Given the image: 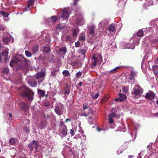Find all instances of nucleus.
I'll return each mask as SVG.
<instances>
[{
    "instance_id": "obj_1",
    "label": "nucleus",
    "mask_w": 158,
    "mask_h": 158,
    "mask_svg": "<svg viewBox=\"0 0 158 158\" xmlns=\"http://www.w3.org/2000/svg\"><path fill=\"white\" fill-rule=\"evenodd\" d=\"M140 30L138 32L135 34L133 36L130 40L129 43L127 44L125 48L131 49H133L135 48V46L138 44L139 39L137 38V37H140L143 35V31H145L147 30L146 28Z\"/></svg>"
},
{
    "instance_id": "obj_2",
    "label": "nucleus",
    "mask_w": 158,
    "mask_h": 158,
    "mask_svg": "<svg viewBox=\"0 0 158 158\" xmlns=\"http://www.w3.org/2000/svg\"><path fill=\"white\" fill-rule=\"evenodd\" d=\"M27 63L26 59L23 56L19 55L16 56L10 62V65L11 66H19L23 68L24 66H26Z\"/></svg>"
},
{
    "instance_id": "obj_3",
    "label": "nucleus",
    "mask_w": 158,
    "mask_h": 158,
    "mask_svg": "<svg viewBox=\"0 0 158 158\" xmlns=\"http://www.w3.org/2000/svg\"><path fill=\"white\" fill-rule=\"evenodd\" d=\"M102 61V57L99 54H94L92 58V64L91 67L92 68H95L96 65L98 64H101Z\"/></svg>"
},
{
    "instance_id": "obj_4",
    "label": "nucleus",
    "mask_w": 158,
    "mask_h": 158,
    "mask_svg": "<svg viewBox=\"0 0 158 158\" xmlns=\"http://www.w3.org/2000/svg\"><path fill=\"white\" fill-rule=\"evenodd\" d=\"M20 95L23 97L27 98L30 101H32L33 99L34 92L31 90L26 88L25 90L22 91Z\"/></svg>"
},
{
    "instance_id": "obj_5",
    "label": "nucleus",
    "mask_w": 158,
    "mask_h": 158,
    "mask_svg": "<svg viewBox=\"0 0 158 158\" xmlns=\"http://www.w3.org/2000/svg\"><path fill=\"white\" fill-rule=\"evenodd\" d=\"M133 89L134 90L132 94L137 98L140 97L143 92L142 89L139 85H135Z\"/></svg>"
},
{
    "instance_id": "obj_6",
    "label": "nucleus",
    "mask_w": 158,
    "mask_h": 158,
    "mask_svg": "<svg viewBox=\"0 0 158 158\" xmlns=\"http://www.w3.org/2000/svg\"><path fill=\"white\" fill-rule=\"evenodd\" d=\"M63 105L61 103H59L56 105L55 109V111L58 115H60L63 113Z\"/></svg>"
},
{
    "instance_id": "obj_7",
    "label": "nucleus",
    "mask_w": 158,
    "mask_h": 158,
    "mask_svg": "<svg viewBox=\"0 0 158 158\" xmlns=\"http://www.w3.org/2000/svg\"><path fill=\"white\" fill-rule=\"evenodd\" d=\"M76 19V24L77 25L79 26L81 25L84 24L85 22L84 19L83 18L82 15L80 14L77 15L75 16Z\"/></svg>"
},
{
    "instance_id": "obj_8",
    "label": "nucleus",
    "mask_w": 158,
    "mask_h": 158,
    "mask_svg": "<svg viewBox=\"0 0 158 158\" xmlns=\"http://www.w3.org/2000/svg\"><path fill=\"white\" fill-rule=\"evenodd\" d=\"M67 50V48L65 47L60 48L59 51L57 53V56L59 57L64 58Z\"/></svg>"
},
{
    "instance_id": "obj_9",
    "label": "nucleus",
    "mask_w": 158,
    "mask_h": 158,
    "mask_svg": "<svg viewBox=\"0 0 158 158\" xmlns=\"http://www.w3.org/2000/svg\"><path fill=\"white\" fill-rule=\"evenodd\" d=\"M8 54V52L7 50L4 51L0 53V63L1 62L2 59L4 60L5 62H7L9 59L7 56Z\"/></svg>"
},
{
    "instance_id": "obj_10",
    "label": "nucleus",
    "mask_w": 158,
    "mask_h": 158,
    "mask_svg": "<svg viewBox=\"0 0 158 158\" xmlns=\"http://www.w3.org/2000/svg\"><path fill=\"white\" fill-rule=\"evenodd\" d=\"M45 74V73L43 72H40L37 73L35 76L36 79L37 80L39 83L43 82L44 80L43 77Z\"/></svg>"
},
{
    "instance_id": "obj_11",
    "label": "nucleus",
    "mask_w": 158,
    "mask_h": 158,
    "mask_svg": "<svg viewBox=\"0 0 158 158\" xmlns=\"http://www.w3.org/2000/svg\"><path fill=\"white\" fill-rule=\"evenodd\" d=\"M38 143L37 141L34 140L31 143H30L28 145V147L30 150L32 151L35 148L36 150L37 149Z\"/></svg>"
},
{
    "instance_id": "obj_12",
    "label": "nucleus",
    "mask_w": 158,
    "mask_h": 158,
    "mask_svg": "<svg viewBox=\"0 0 158 158\" xmlns=\"http://www.w3.org/2000/svg\"><path fill=\"white\" fill-rule=\"evenodd\" d=\"M57 17L55 16H52L50 18L46 19L45 23L47 24L51 25L55 22L57 20Z\"/></svg>"
},
{
    "instance_id": "obj_13",
    "label": "nucleus",
    "mask_w": 158,
    "mask_h": 158,
    "mask_svg": "<svg viewBox=\"0 0 158 158\" xmlns=\"http://www.w3.org/2000/svg\"><path fill=\"white\" fill-rule=\"evenodd\" d=\"M69 11L70 10L69 9L66 8L64 9L63 11L61 17L64 19H68L69 14H70Z\"/></svg>"
},
{
    "instance_id": "obj_14",
    "label": "nucleus",
    "mask_w": 158,
    "mask_h": 158,
    "mask_svg": "<svg viewBox=\"0 0 158 158\" xmlns=\"http://www.w3.org/2000/svg\"><path fill=\"white\" fill-rule=\"evenodd\" d=\"M150 40L153 43H156L158 41V34H153L149 36Z\"/></svg>"
},
{
    "instance_id": "obj_15",
    "label": "nucleus",
    "mask_w": 158,
    "mask_h": 158,
    "mask_svg": "<svg viewBox=\"0 0 158 158\" xmlns=\"http://www.w3.org/2000/svg\"><path fill=\"white\" fill-rule=\"evenodd\" d=\"M28 83L31 87H35L37 85L36 79L34 77H31L28 81Z\"/></svg>"
},
{
    "instance_id": "obj_16",
    "label": "nucleus",
    "mask_w": 158,
    "mask_h": 158,
    "mask_svg": "<svg viewBox=\"0 0 158 158\" xmlns=\"http://www.w3.org/2000/svg\"><path fill=\"white\" fill-rule=\"evenodd\" d=\"M155 96V95L153 92L152 91H151L146 94L145 97L147 99L152 100L154 98Z\"/></svg>"
},
{
    "instance_id": "obj_17",
    "label": "nucleus",
    "mask_w": 158,
    "mask_h": 158,
    "mask_svg": "<svg viewBox=\"0 0 158 158\" xmlns=\"http://www.w3.org/2000/svg\"><path fill=\"white\" fill-rule=\"evenodd\" d=\"M67 129L65 125H63L62 127L61 132L60 134L61 136L64 137L67 134Z\"/></svg>"
},
{
    "instance_id": "obj_18",
    "label": "nucleus",
    "mask_w": 158,
    "mask_h": 158,
    "mask_svg": "<svg viewBox=\"0 0 158 158\" xmlns=\"http://www.w3.org/2000/svg\"><path fill=\"white\" fill-rule=\"evenodd\" d=\"M34 3V0H29L28 2V3L27 5V7H26L23 10V12L27 11L29 9H30L31 7L33 5Z\"/></svg>"
},
{
    "instance_id": "obj_19",
    "label": "nucleus",
    "mask_w": 158,
    "mask_h": 158,
    "mask_svg": "<svg viewBox=\"0 0 158 158\" xmlns=\"http://www.w3.org/2000/svg\"><path fill=\"white\" fill-rule=\"evenodd\" d=\"M12 37H5L2 39L3 41L5 44H8L9 43H12L13 41L12 40Z\"/></svg>"
},
{
    "instance_id": "obj_20",
    "label": "nucleus",
    "mask_w": 158,
    "mask_h": 158,
    "mask_svg": "<svg viewBox=\"0 0 158 158\" xmlns=\"http://www.w3.org/2000/svg\"><path fill=\"white\" fill-rule=\"evenodd\" d=\"M116 114L114 113H112L109 115V123L110 124H111L113 123V118L114 117H116Z\"/></svg>"
},
{
    "instance_id": "obj_21",
    "label": "nucleus",
    "mask_w": 158,
    "mask_h": 158,
    "mask_svg": "<svg viewBox=\"0 0 158 158\" xmlns=\"http://www.w3.org/2000/svg\"><path fill=\"white\" fill-rule=\"evenodd\" d=\"M43 41L44 42H42V43L44 42L46 44H48L50 42V39L49 35L48 34L46 35L45 38L44 39Z\"/></svg>"
},
{
    "instance_id": "obj_22",
    "label": "nucleus",
    "mask_w": 158,
    "mask_h": 158,
    "mask_svg": "<svg viewBox=\"0 0 158 158\" xmlns=\"http://www.w3.org/2000/svg\"><path fill=\"white\" fill-rule=\"evenodd\" d=\"M153 72L154 74L157 76L158 78V66L154 65L153 67Z\"/></svg>"
},
{
    "instance_id": "obj_23",
    "label": "nucleus",
    "mask_w": 158,
    "mask_h": 158,
    "mask_svg": "<svg viewBox=\"0 0 158 158\" xmlns=\"http://www.w3.org/2000/svg\"><path fill=\"white\" fill-rule=\"evenodd\" d=\"M17 141V140L16 139L14 138H12L9 140V143L10 145H14L15 144Z\"/></svg>"
},
{
    "instance_id": "obj_24",
    "label": "nucleus",
    "mask_w": 158,
    "mask_h": 158,
    "mask_svg": "<svg viewBox=\"0 0 158 158\" xmlns=\"http://www.w3.org/2000/svg\"><path fill=\"white\" fill-rule=\"evenodd\" d=\"M152 56V53L150 51H148L146 53L145 56L143 58V60L147 59L149 57H151Z\"/></svg>"
},
{
    "instance_id": "obj_25",
    "label": "nucleus",
    "mask_w": 158,
    "mask_h": 158,
    "mask_svg": "<svg viewBox=\"0 0 158 158\" xmlns=\"http://www.w3.org/2000/svg\"><path fill=\"white\" fill-rule=\"evenodd\" d=\"M38 93L40 97H43L45 94V92L40 89H38Z\"/></svg>"
},
{
    "instance_id": "obj_26",
    "label": "nucleus",
    "mask_w": 158,
    "mask_h": 158,
    "mask_svg": "<svg viewBox=\"0 0 158 158\" xmlns=\"http://www.w3.org/2000/svg\"><path fill=\"white\" fill-rule=\"evenodd\" d=\"M78 51L80 53L84 56L87 52V50L83 49H79Z\"/></svg>"
},
{
    "instance_id": "obj_27",
    "label": "nucleus",
    "mask_w": 158,
    "mask_h": 158,
    "mask_svg": "<svg viewBox=\"0 0 158 158\" xmlns=\"http://www.w3.org/2000/svg\"><path fill=\"white\" fill-rule=\"evenodd\" d=\"M108 29L110 31L112 32H114L115 30V27L113 24L110 25Z\"/></svg>"
},
{
    "instance_id": "obj_28",
    "label": "nucleus",
    "mask_w": 158,
    "mask_h": 158,
    "mask_svg": "<svg viewBox=\"0 0 158 158\" xmlns=\"http://www.w3.org/2000/svg\"><path fill=\"white\" fill-rule=\"evenodd\" d=\"M99 27L101 28V29H102L103 27L106 26V21H103L101 22L99 24Z\"/></svg>"
},
{
    "instance_id": "obj_29",
    "label": "nucleus",
    "mask_w": 158,
    "mask_h": 158,
    "mask_svg": "<svg viewBox=\"0 0 158 158\" xmlns=\"http://www.w3.org/2000/svg\"><path fill=\"white\" fill-rule=\"evenodd\" d=\"M136 72L133 71H131V75H130V79L131 80L134 81V77L136 76Z\"/></svg>"
},
{
    "instance_id": "obj_30",
    "label": "nucleus",
    "mask_w": 158,
    "mask_h": 158,
    "mask_svg": "<svg viewBox=\"0 0 158 158\" xmlns=\"http://www.w3.org/2000/svg\"><path fill=\"white\" fill-rule=\"evenodd\" d=\"M38 45H35L32 48V51L35 53H36L38 50Z\"/></svg>"
},
{
    "instance_id": "obj_31",
    "label": "nucleus",
    "mask_w": 158,
    "mask_h": 158,
    "mask_svg": "<svg viewBox=\"0 0 158 158\" xmlns=\"http://www.w3.org/2000/svg\"><path fill=\"white\" fill-rule=\"evenodd\" d=\"M79 40L80 41H84L85 40V37L84 34H81L79 37Z\"/></svg>"
},
{
    "instance_id": "obj_32",
    "label": "nucleus",
    "mask_w": 158,
    "mask_h": 158,
    "mask_svg": "<svg viewBox=\"0 0 158 158\" xmlns=\"http://www.w3.org/2000/svg\"><path fill=\"white\" fill-rule=\"evenodd\" d=\"M62 74L65 77H67L69 74V72L68 70H64L62 72Z\"/></svg>"
},
{
    "instance_id": "obj_33",
    "label": "nucleus",
    "mask_w": 158,
    "mask_h": 158,
    "mask_svg": "<svg viewBox=\"0 0 158 158\" xmlns=\"http://www.w3.org/2000/svg\"><path fill=\"white\" fill-rule=\"evenodd\" d=\"M119 97L122 98V99H123V101H124L125 99L127 98V96L125 94L119 93Z\"/></svg>"
},
{
    "instance_id": "obj_34",
    "label": "nucleus",
    "mask_w": 158,
    "mask_h": 158,
    "mask_svg": "<svg viewBox=\"0 0 158 158\" xmlns=\"http://www.w3.org/2000/svg\"><path fill=\"white\" fill-rule=\"evenodd\" d=\"M50 51V48L49 47H44V52L45 53H48Z\"/></svg>"
},
{
    "instance_id": "obj_35",
    "label": "nucleus",
    "mask_w": 158,
    "mask_h": 158,
    "mask_svg": "<svg viewBox=\"0 0 158 158\" xmlns=\"http://www.w3.org/2000/svg\"><path fill=\"white\" fill-rule=\"evenodd\" d=\"M20 106V107L23 109H25L27 106L26 104L23 102L21 103Z\"/></svg>"
},
{
    "instance_id": "obj_36",
    "label": "nucleus",
    "mask_w": 158,
    "mask_h": 158,
    "mask_svg": "<svg viewBox=\"0 0 158 158\" xmlns=\"http://www.w3.org/2000/svg\"><path fill=\"white\" fill-rule=\"evenodd\" d=\"M9 72V69L7 68H5L2 71V73L4 74H6Z\"/></svg>"
},
{
    "instance_id": "obj_37",
    "label": "nucleus",
    "mask_w": 158,
    "mask_h": 158,
    "mask_svg": "<svg viewBox=\"0 0 158 158\" xmlns=\"http://www.w3.org/2000/svg\"><path fill=\"white\" fill-rule=\"evenodd\" d=\"M82 74V73L81 72L79 71L76 73L75 75L76 77L77 78H78L81 77Z\"/></svg>"
},
{
    "instance_id": "obj_38",
    "label": "nucleus",
    "mask_w": 158,
    "mask_h": 158,
    "mask_svg": "<svg viewBox=\"0 0 158 158\" xmlns=\"http://www.w3.org/2000/svg\"><path fill=\"white\" fill-rule=\"evenodd\" d=\"M79 29H74L73 30V36H76L77 35V33H78V32H79Z\"/></svg>"
},
{
    "instance_id": "obj_39",
    "label": "nucleus",
    "mask_w": 158,
    "mask_h": 158,
    "mask_svg": "<svg viewBox=\"0 0 158 158\" xmlns=\"http://www.w3.org/2000/svg\"><path fill=\"white\" fill-rule=\"evenodd\" d=\"M25 54L28 57H31V53L28 51L26 50L25 52Z\"/></svg>"
},
{
    "instance_id": "obj_40",
    "label": "nucleus",
    "mask_w": 158,
    "mask_h": 158,
    "mask_svg": "<svg viewBox=\"0 0 158 158\" xmlns=\"http://www.w3.org/2000/svg\"><path fill=\"white\" fill-rule=\"evenodd\" d=\"M122 128H121L120 127H119V129L118 130V131H125L126 130H125L126 127L122 124Z\"/></svg>"
},
{
    "instance_id": "obj_41",
    "label": "nucleus",
    "mask_w": 158,
    "mask_h": 158,
    "mask_svg": "<svg viewBox=\"0 0 158 158\" xmlns=\"http://www.w3.org/2000/svg\"><path fill=\"white\" fill-rule=\"evenodd\" d=\"M120 67H121V66H118V67H116L114 69L110 70V72H112V73H114L118 69H119Z\"/></svg>"
},
{
    "instance_id": "obj_42",
    "label": "nucleus",
    "mask_w": 158,
    "mask_h": 158,
    "mask_svg": "<svg viewBox=\"0 0 158 158\" xmlns=\"http://www.w3.org/2000/svg\"><path fill=\"white\" fill-rule=\"evenodd\" d=\"M1 13L2 14V16L5 17H7L9 15V14L7 13L4 11L1 12Z\"/></svg>"
},
{
    "instance_id": "obj_43",
    "label": "nucleus",
    "mask_w": 158,
    "mask_h": 158,
    "mask_svg": "<svg viewBox=\"0 0 158 158\" xmlns=\"http://www.w3.org/2000/svg\"><path fill=\"white\" fill-rule=\"evenodd\" d=\"M128 91V88L125 87H124L123 88V91L125 93H127Z\"/></svg>"
},
{
    "instance_id": "obj_44",
    "label": "nucleus",
    "mask_w": 158,
    "mask_h": 158,
    "mask_svg": "<svg viewBox=\"0 0 158 158\" xmlns=\"http://www.w3.org/2000/svg\"><path fill=\"white\" fill-rule=\"evenodd\" d=\"M156 103L157 105V106H158V100L156 101ZM152 116H153L155 117H158V112L156 113H153L152 114Z\"/></svg>"
},
{
    "instance_id": "obj_45",
    "label": "nucleus",
    "mask_w": 158,
    "mask_h": 158,
    "mask_svg": "<svg viewBox=\"0 0 158 158\" xmlns=\"http://www.w3.org/2000/svg\"><path fill=\"white\" fill-rule=\"evenodd\" d=\"M83 109L84 110H85L88 109L89 108V106L86 104H84L83 105Z\"/></svg>"
},
{
    "instance_id": "obj_46",
    "label": "nucleus",
    "mask_w": 158,
    "mask_h": 158,
    "mask_svg": "<svg viewBox=\"0 0 158 158\" xmlns=\"http://www.w3.org/2000/svg\"><path fill=\"white\" fill-rule=\"evenodd\" d=\"M116 101H123V99H122L120 97L119 98H117L115 99Z\"/></svg>"
},
{
    "instance_id": "obj_47",
    "label": "nucleus",
    "mask_w": 158,
    "mask_h": 158,
    "mask_svg": "<svg viewBox=\"0 0 158 158\" xmlns=\"http://www.w3.org/2000/svg\"><path fill=\"white\" fill-rule=\"evenodd\" d=\"M56 30L58 31H60V30L61 29V25H59L56 27Z\"/></svg>"
},
{
    "instance_id": "obj_48",
    "label": "nucleus",
    "mask_w": 158,
    "mask_h": 158,
    "mask_svg": "<svg viewBox=\"0 0 158 158\" xmlns=\"http://www.w3.org/2000/svg\"><path fill=\"white\" fill-rule=\"evenodd\" d=\"M99 95V94L98 93H97L94 96H93L92 97L94 99H96L98 97Z\"/></svg>"
},
{
    "instance_id": "obj_49",
    "label": "nucleus",
    "mask_w": 158,
    "mask_h": 158,
    "mask_svg": "<svg viewBox=\"0 0 158 158\" xmlns=\"http://www.w3.org/2000/svg\"><path fill=\"white\" fill-rule=\"evenodd\" d=\"M64 93L66 94H69L70 92L69 90V89L67 88L65 89H64Z\"/></svg>"
},
{
    "instance_id": "obj_50",
    "label": "nucleus",
    "mask_w": 158,
    "mask_h": 158,
    "mask_svg": "<svg viewBox=\"0 0 158 158\" xmlns=\"http://www.w3.org/2000/svg\"><path fill=\"white\" fill-rule=\"evenodd\" d=\"M133 125L135 130H136L137 128L139 127V124L136 123L134 124H133Z\"/></svg>"
},
{
    "instance_id": "obj_51",
    "label": "nucleus",
    "mask_w": 158,
    "mask_h": 158,
    "mask_svg": "<svg viewBox=\"0 0 158 158\" xmlns=\"http://www.w3.org/2000/svg\"><path fill=\"white\" fill-rule=\"evenodd\" d=\"M80 43L79 41H77L75 43V46L77 47H78L80 45Z\"/></svg>"
},
{
    "instance_id": "obj_52",
    "label": "nucleus",
    "mask_w": 158,
    "mask_h": 158,
    "mask_svg": "<svg viewBox=\"0 0 158 158\" xmlns=\"http://www.w3.org/2000/svg\"><path fill=\"white\" fill-rule=\"evenodd\" d=\"M51 74L52 76L55 77L56 75V72L55 71H53L51 72Z\"/></svg>"
},
{
    "instance_id": "obj_53",
    "label": "nucleus",
    "mask_w": 158,
    "mask_h": 158,
    "mask_svg": "<svg viewBox=\"0 0 158 158\" xmlns=\"http://www.w3.org/2000/svg\"><path fill=\"white\" fill-rule=\"evenodd\" d=\"M70 133L72 136L74 134V131L72 129L70 130Z\"/></svg>"
},
{
    "instance_id": "obj_54",
    "label": "nucleus",
    "mask_w": 158,
    "mask_h": 158,
    "mask_svg": "<svg viewBox=\"0 0 158 158\" xmlns=\"http://www.w3.org/2000/svg\"><path fill=\"white\" fill-rule=\"evenodd\" d=\"M0 29L2 30H3L5 29L4 26L2 25H0Z\"/></svg>"
},
{
    "instance_id": "obj_55",
    "label": "nucleus",
    "mask_w": 158,
    "mask_h": 158,
    "mask_svg": "<svg viewBox=\"0 0 158 158\" xmlns=\"http://www.w3.org/2000/svg\"><path fill=\"white\" fill-rule=\"evenodd\" d=\"M91 118H92V117L91 116L89 117V118H88V120L89 122V123H90V124H92V122H91V123H90V120H91Z\"/></svg>"
},
{
    "instance_id": "obj_56",
    "label": "nucleus",
    "mask_w": 158,
    "mask_h": 158,
    "mask_svg": "<svg viewBox=\"0 0 158 158\" xmlns=\"http://www.w3.org/2000/svg\"><path fill=\"white\" fill-rule=\"evenodd\" d=\"M122 152V151L120 150V149H119L117 151V153L118 155H119L120 153H121Z\"/></svg>"
},
{
    "instance_id": "obj_57",
    "label": "nucleus",
    "mask_w": 158,
    "mask_h": 158,
    "mask_svg": "<svg viewBox=\"0 0 158 158\" xmlns=\"http://www.w3.org/2000/svg\"><path fill=\"white\" fill-rule=\"evenodd\" d=\"M80 136L79 135L77 134L74 137L75 138H76L77 139L78 138H80Z\"/></svg>"
},
{
    "instance_id": "obj_58",
    "label": "nucleus",
    "mask_w": 158,
    "mask_h": 158,
    "mask_svg": "<svg viewBox=\"0 0 158 158\" xmlns=\"http://www.w3.org/2000/svg\"><path fill=\"white\" fill-rule=\"evenodd\" d=\"M83 135V140H84V141H85L86 139V136L85 135H83Z\"/></svg>"
},
{
    "instance_id": "obj_59",
    "label": "nucleus",
    "mask_w": 158,
    "mask_h": 158,
    "mask_svg": "<svg viewBox=\"0 0 158 158\" xmlns=\"http://www.w3.org/2000/svg\"><path fill=\"white\" fill-rule=\"evenodd\" d=\"M73 4L75 5L77 2L79 0H73Z\"/></svg>"
},
{
    "instance_id": "obj_60",
    "label": "nucleus",
    "mask_w": 158,
    "mask_h": 158,
    "mask_svg": "<svg viewBox=\"0 0 158 158\" xmlns=\"http://www.w3.org/2000/svg\"><path fill=\"white\" fill-rule=\"evenodd\" d=\"M24 129L26 132H27L29 131V129L27 127H24Z\"/></svg>"
},
{
    "instance_id": "obj_61",
    "label": "nucleus",
    "mask_w": 158,
    "mask_h": 158,
    "mask_svg": "<svg viewBox=\"0 0 158 158\" xmlns=\"http://www.w3.org/2000/svg\"><path fill=\"white\" fill-rule=\"evenodd\" d=\"M94 31L93 29H91L90 31V32L91 34L94 33Z\"/></svg>"
},
{
    "instance_id": "obj_62",
    "label": "nucleus",
    "mask_w": 158,
    "mask_h": 158,
    "mask_svg": "<svg viewBox=\"0 0 158 158\" xmlns=\"http://www.w3.org/2000/svg\"><path fill=\"white\" fill-rule=\"evenodd\" d=\"M71 119L69 118H67L65 120L66 122L67 123L69 121H70Z\"/></svg>"
},
{
    "instance_id": "obj_63",
    "label": "nucleus",
    "mask_w": 158,
    "mask_h": 158,
    "mask_svg": "<svg viewBox=\"0 0 158 158\" xmlns=\"http://www.w3.org/2000/svg\"><path fill=\"white\" fill-rule=\"evenodd\" d=\"M70 38L69 36H68L66 37V39L67 40H70Z\"/></svg>"
},
{
    "instance_id": "obj_64",
    "label": "nucleus",
    "mask_w": 158,
    "mask_h": 158,
    "mask_svg": "<svg viewBox=\"0 0 158 158\" xmlns=\"http://www.w3.org/2000/svg\"><path fill=\"white\" fill-rule=\"evenodd\" d=\"M155 62L156 63L158 64V57L156 58Z\"/></svg>"
}]
</instances>
